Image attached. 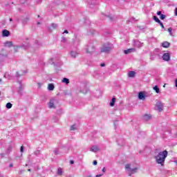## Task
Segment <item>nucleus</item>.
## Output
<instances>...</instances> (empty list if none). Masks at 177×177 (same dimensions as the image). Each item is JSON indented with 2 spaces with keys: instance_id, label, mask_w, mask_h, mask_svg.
I'll use <instances>...</instances> for the list:
<instances>
[{
  "instance_id": "nucleus-1",
  "label": "nucleus",
  "mask_w": 177,
  "mask_h": 177,
  "mask_svg": "<svg viewBox=\"0 0 177 177\" xmlns=\"http://www.w3.org/2000/svg\"><path fill=\"white\" fill-rule=\"evenodd\" d=\"M124 168L127 175H129V176H131L132 175H133V174H136V172H138V169H139V166L138 165V164L132 162L125 165Z\"/></svg>"
},
{
  "instance_id": "nucleus-2",
  "label": "nucleus",
  "mask_w": 177,
  "mask_h": 177,
  "mask_svg": "<svg viewBox=\"0 0 177 177\" xmlns=\"http://www.w3.org/2000/svg\"><path fill=\"white\" fill-rule=\"evenodd\" d=\"M168 157V151L165 150L163 151H160L155 156V160L157 164H160V165H164V162H165V158Z\"/></svg>"
},
{
  "instance_id": "nucleus-3",
  "label": "nucleus",
  "mask_w": 177,
  "mask_h": 177,
  "mask_svg": "<svg viewBox=\"0 0 177 177\" xmlns=\"http://www.w3.org/2000/svg\"><path fill=\"white\" fill-rule=\"evenodd\" d=\"M19 48H21V49H28V48H30V40L26 39L24 41V44H22L20 46H14L15 52H17V49H19Z\"/></svg>"
},
{
  "instance_id": "nucleus-4",
  "label": "nucleus",
  "mask_w": 177,
  "mask_h": 177,
  "mask_svg": "<svg viewBox=\"0 0 177 177\" xmlns=\"http://www.w3.org/2000/svg\"><path fill=\"white\" fill-rule=\"evenodd\" d=\"M86 53L88 55H92L95 52V46L92 43H89L85 48Z\"/></svg>"
},
{
  "instance_id": "nucleus-5",
  "label": "nucleus",
  "mask_w": 177,
  "mask_h": 177,
  "mask_svg": "<svg viewBox=\"0 0 177 177\" xmlns=\"http://www.w3.org/2000/svg\"><path fill=\"white\" fill-rule=\"evenodd\" d=\"M113 48L112 44H104L102 48H101V52H103L104 53H108V52H110Z\"/></svg>"
},
{
  "instance_id": "nucleus-6",
  "label": "nucleus",
  "mask_w": 177,
  "mask_h": 177,
  "mask_svg": "<svg viewBox=\"0 0 177 177\" xmlns=\"http://www.w3.org/2000/svg\"><path fill=\"white\" fill-rule=\"evenodd\" d=\"M79 51L77 48L75 49H72L70 52V56L71 57H73V59H75V57H77V56H78L79 55Z\"/></svg>"
},
{
  "instance_id": "nucleus-7",
  "label": "nucleus",
  "mask_w": 177,
  "mask_h": 177,
  "mask_svg": "<svg viewBox=\"0 0 177 177\" xmlns=\"http://www.w3.org/2000/svg\"><path fill=\"white\" fill-rule=\"evenodd\" d=\"M56 103H57V100L55 98H53L50 100V102H48V107L49 109H55V104H56Z\"/></svg>"
},
{
  "instance_id": "nucleus-8",
  "label": "nucleus",
  "mask_w": 177,
  "mask_h": 177,
  "mask_svg": "<svg viewBox=\"0 0 177 177\" xmlns=\"http://www.w3.org/2000/svg\"><path fill=\"white\" fill-rule=\"evenodd\" d=\"M171 59V56L169 55V53H165L162 55V60L165 62H169Z\"/></svg>"
},
{
  "instance_id": "nucleus-9",
  "label": "nucleus",
  "mask_w": 177,
  "mask_h": 177,
  "mask_svg": "<svg viewBox=\"0 0 177 177\" xmlns=\"http://www.w3.org/2000/svg\"><path fill=\"white\" fill-rule=\"evenodd\" d=\"M90 151H93V153H97V151H100V149H99V147L96 145H93L90 148Z\"/></svg>"
},
{
  "instance_id": "nucleus-10",
  "label": "nucleus",
  "mask_w": 177,
  "mask_h": 177,
  "mask_svg": "<svg viewBox=\"0 0 177 177\" xmlns=\"http://www.w3.org/2000/svg\"><path fill=\"white\" fill-rule=\"evenodd\" d=\"M138 99L139 100H146V95L144 92L141 91L138 93Z\"/></svg>"
},
{
  "instance_id": "nucleus-11",
  "label": "nucleus",
  "mask_w": 177,
  "mask_h": 177,
  "mask_svg": "<svg viewBox=\"0 0 177 177\" xmlns=\"http://www.w3.org/2000/svg\"><path fill=\"white\" fill-rule=\"evenodd\" d=\"M142 45H143V43L138 40L134 41V46H136V48H140L142 47Z\"/></svg>"
},
{
  "instance_id": "nucleus-12",
  "label": "nucleus",
  "mask_w": 177,
  "mask_h": 177,
  "mask_svg": "<svg viewBox=\"0 0 177 177\" xmlns=\"http://www.w3.org/2000/svg\"><path fill=\"white\" fill-rule=\"evenodd\" d=\"M9 35H10V32H9V30H3L2 31V36L3 37H9Z\"/></svg>"
},
{
  "instance_id": "nucleus-13",
  "label": "nucleus",
  "mask_w": 177,
  "mask_h": 177,
  "mask_svg": "<svg viewBox=\"0 0 177 177\" xmlns=\"http://www.w3.org/2000/svg\"><path fill=\"white\" fill-rule=\"evenodd\" d=\"M156 109H158V111H162V104L161 102H157Z\"/></svg>"
},
{
  "instance_id": "nucleus-14",
  "label": "nucleus",
  "mask_w": 177,
  "mask_h": 177,
  "mask_svg": "<svg viewBox=\"0 0 177 177\" xmlns=\"http://www.w3.org/2000/svg\"><path fill=\"white\" fill-rule=\"evenodd\" d=\"M4 46L6 48H12V46H13V43L12 41H6L4 44Z\"/></svg>"
},
{
  "instance_id": "nucleus-15",
  "label": "nucleus",
  "mask_w": 177,
  "mask_h": 177,
  "mask_svg": "<svg viewBox=\"0 0 177 177\" xmlns=\"http://www.w3.org/2000/svg\"><path fill=\"white\" fill-rule=\"evenodd\" d=\"M135 75H136V73L135 71H129L128 73V77H129V78H133Z\"/></svg>"
},
{
  "instance_id": "nucleus-16",
  "label": "nucleus",
  "mask_w": 177,
  "mask_h": 177,
  "mask_svg": "<svg viewBox=\"0 0 177 177\" xmlns=\"http://www.w3.org/2000/svg\"><path fill=\"white\" fill-rule=\"evenodd\" d=\"M169 45H170L169 42L164 41L162 43L161 46H162V48H169Z\"/></svg>"
},
{
  "instance_id": "nucleus-17",
  "label": "nucleus",
  "mask_w": 177,
  "mask_h": 177,
  "mask_svg": "<svg viewBox=\"0 0 177 177\" xmlns=\"http://www.w3.org/2000/svg\"><path fill=\"white\" fill-rule=\"evenodd\" d=\"M48 91H53L55 89V84L50 83L48 85Z\"/></svg>"
},
{
  "instance_id": "nucleus-18",
  "label": "nucleus",
  "mask_w": 177,
  "mask_h": 177,
  "mask_svg": "<svg viewBox=\"0 0 177 177\" xmlns=\"http://www.w3.org/2000/svg\"><path fill=\"white\" fill-rule=\"evenodd\" d=\"M114 104H115V98L113 97L109 103V106H111V107H114Z\"/></svg>"
},
{
  "instance_id": "nucleus-19",
  "label": "nucleus",
  "mask_w": 177,
  "mask_h": 177,
  "mask_svg": "<svg viewBox=\"0 0 177 177\" xmlns=\"http://www.w3.org/2000/svg\"><path fill=\"white\" fill-rule=\"evenodd\" d=\"M132 50H133V48H129L127 50H124V55H128V53H131V52H132Z\"/></svg>"
},
{
  "instance_id": "nucleus-20",
  "label": "nucleus",
  "mask_w": 177,
  "mask_h": 177,
  "mask_svg": "<svg viewBox=\"0 0 177 177\" xmlns=\"http://www.w3.org/2000/svg\"><path fill=\"white\" fill-rule=\"evenodd\" d=\"M62 82L64 84H66V85H68V84H70V80L68 78L65 77L62 80Z\"/></svg>"
},
{
  "instance_id": "nucleus-21",
  "label": "nucleus",
  "mask_w": 177,
  "mask_h": 177,
  "mask_svg": "<svg viewBox=\"0 0 177 177\" xmlns=\"http://www.w3.org/2000/svg\"><path fill=\"white\" fill-rule=\"evenodd\" d=\"M153 91H155V92L156 93H160V88H158V86H155L153 88Z\"/></svg>"
},
{
  "instance_id": "nucleus-22",
  "label": "nucleus",
  "mask_w": 177,
  "mask_h": 177,
  "mask_svg": "<svg viewBox=\"0 0 177 177\" xmlns=\"http://www.w3.org/2000/svg\"><path fill=\"white\" fill-rule=\"evenodd\" d=\"M151 118V116H150L149 115H145L144 116V120L145 121H149V120H150Z\"/></svg>"
},
{
  "instance_id": "nucleus-23",
  "label": "nucleus",
  "mask_w": 177,
  "mask_h": 177,
  "mask_svg": "<svg viewBox=\"0 0 177 177\" xmlns=\"http://www.w3.org/2000/svg\"><path fill=\"white\" fill-rule=\"evenodd\" d=\"M57 175L62 176L63 175V170L62 168H58L57 169Z\"/></svg>"
},
{
  "instance_id": "nucleus-24",
  "label": "nucleus",
  "mask_w": 177,
  "mask_h": 177,
  "mask_svg": "<svg viewBox=\"0 0 177 177\" xmlns=\"http://www.w3.org/2000/svg\"><path fill=\"white\" fill-rule=\"evenodd\" d=\"M13 104H12V103L10 102H8L6 105V109H10L11 107H12Z\"/></svg>"
},
{
  "instance_id": "nucleus-25",
  "label": "nucleus",
  "mask_w": 177,
  "mask_h": 177,
  "mask_svg": "<svg viewBox=\"0 0 177 177\" xmlns=\"http://www.w3.org/2000/svg\"><path fill=\"white\" fill-rule=\"evenodd\" d=\"M153 20H155V21L158 24H159L161 21H160V19H158V17H157V16H153Z\"/></svg>"
},
{
  "instance_id": "nucleus-26",
  "label": "nucleus",
  "mask_w": 177,
  "mask_h": 177,
  "mask_svg": "<svg viewBox=\"0 0 177 177\" xmlns=\"http://www.w3.org/2000/svg\"><path fill=\"white\" fill-rule=\"evenodd\" d=\"M75 129H77V126H75V124L71 127V131H75Z\"/></svg>"
},
{
  "instance_id": "nucleus-27",
  "label": "nucleus",
  "mask_w": 177,
  "mask_h": 177,
  "mask_svg": "<svg viewBox=\"0 0 177 177\" xmlns=\"http://www.w3.org/2000/svg\"><path fill=\"white\" fill-rule=\"evenodd\" d=\"M58 26L57 24H51V28H57Z\"/></svg>"
},
{
  "instance_id": "nucleus-28",
  "label": "nucleus",
  "mask_w": 177,
  "mask_h": 177,
  "mask_svg": "<svg viewBox=\"0 0 177 177\" xmlns=\"http://www.w3.org/2000/svg\"><path fill=\"white\" fill-rule=\"evenodd\" d=\"M23 86H19V90H18V92L19 93H21V92H23Z\"/></svg>"
},
{
  "instance_id": "nucleus-29",
  "label": "nucleus",
  "mask_w": 177,
  "mask_h": 177,
  "mask_svg": "<svg viewBox=\"0 0 177 177\" xmlns=\"http://www.w3.org/2000/svg\"><path fill=\"white\" fill-rule=\"evenodd\" d=\"M160 19H161V20H164V19H165V15H160Z\"/></svg>"
},
{
  "instance_id": "nucleus-30",
  "label": "nucleus",
  "mask_w": 177,
  "mask_h": 177,
  "mask_svg": "<svg viewBox=\"0 0 177 177\" xmlns=\"http://www.w3.org/2000/svg\"><path fill=\"white\" fill-rule=\"evenodd\" d=\"M168 32H169L170 35H172V28H168Z\"/></svg>"
},
{
  "instance_id": "nucleus-31",
  "label": "nucleus",
  "mask_w": 177,
  "mask_h": 177,
  "mask_svg": "<svg viewBox=\"0 0 177 177\" xmlns=\"http://www.w3.org/2000/svg\"><path fill=\"white\" fill-rule=\"evenodd\" d=\"M55 59H53V58H51L50 60H49V63H50V64H53V61H54Z\"/></svg>"
},
{
  "instance_id": "nucleus-32",
  "label": "nucleus",
  "mask_w": 177,
  "mask_h": 177,
  "mask_svg": "<svg viewBox=\"0 0 177 177\" xmlns=\"http://www.w3.org/2000/svg\"><path fill=\"white\" fill-rule=\"evenodd\" d=\"M158 24H160V27H162V28H163V29L165 28L164 24H162V22L160 21L158 23Z\"/></svg>"
},
{
  "instance_id": "nucleus-33",
  "label": "nucleus",
  "mask_w": 177,
  "mask_h": 177,
  "mask_svg": "<svg viewBox=\"0 0 177 177\" xmlns=\"http://www.w3.org/2000/svg\"><path fill=\"white\" fill-rule=\"evenodd\" d=\"M21 153H23L24 151V147L21 146L20 149Z\"/></svg>"
},
{
  "instance_id": "nucleus-34",
  "label": "nucleus",
  "mask_w": 177,
  "mask_h": 177,
  "mask_svg": "<svg viewBox=\"0 0 177 177\" xmlns=\"http://www.w3.org/2000/svg\"><path fill=\"white\" fill-rule=\"evenodd\" d=\"M37 86H38V88H41V86H42V83L38 82Z\"/></svg>"
},
{
  "instance_id": "nucleus-35",
  "label": "nucleus",
  "mask_w": 177,
  "mask_h": 177,
  "mask_svg": "<svg viewBox=\"0 0 177 177\" xmlns=\"http://www.w3.org/2000/svg\"><path fill=\"white\" fill-rule=\"evenodd\" d=\"M54 153L55 154H59V149H55Z\"/></svg>"
},
{
  "instance_id": "nucleus-36",
  "label": "nucleus",
  "mask_w": 177,
  "mask_h": 177,
  "mask_svg": "<svg viewBox=\"0 0 177 177\" xmlns=\"http://www.w3.org/2000/svg\"><path fill=\"white\" fill-rule=\"evenodd\" d=\"M93 165H97V161L94 160L93 161Z\"/></svg>"
},
{
  "instance_id": "nucleus-37",
  "label": "nucleus",
  "mask_w": 177,
  "mask_h": 177,
  "mask_svg": "<svg viewBox=\"0 0 177 177\" xmlns=\"http://www.w3.org/2000/svg\"><path fill=\"white\" fill-rule=\"evenodd\" d=\"M157 15H158V16H161V11H158V12H157Z\"/></svg>"
},
{
  "instance_id": "nucleus-38",
  "label": "nucleus",
  "mask_w": 177,
  "mask_h": 177,
  "mask_svg": "<svg viewBox=\"0 0 177 177\" xmlns=\"http://www.w3.org/2000/svg\"><path fill=\"white\" fill-rule=\"evenodd\" d=\"M62 42H66V38L65 37H62Z\"/></svg>"
},
{
  "instance_id": "nucleus-39",
  "label": "nucleus",
  "mask_w": 177,
  "mask_h": 177,
  "mask_svg": "<svg viewBox=\"0 0 177 177\" xmlns=\"http://www.w3.org/2000/svg\"><path fill=\"white\" fill-rule=\"evenodd\" d=\"M63 34H68V30H64Z\"/></svg>"
},
{
  "instance_id": "nucleus-40",
  "label": "nucleus",
  "mask_w": 177,
  "mask_h": 177,
  "mask_svg": "<svg viewBox=\"0 0 177 177\" xmlns=\"http://www.w3.org/2000/svg\"><path fill=\"white\" fill-rule=\"evenodd\" d=\"M175 86H176V88H177V79H176V80H175Z\"/></svg>"
},
{
  "instance_id": "nucleus-41",
  "label": "nucleus",
  "mask_w": 177,
  "mask_h": 177,
  "mask_svg": "<svg viewBox=\"0 0 177 177\" xmlns=\"http://www.w3.org/2000/svg\"><path fill=\"white\" fill-rule=\"evenodd\" d=\"M102 172H103V173L106 172V168H105V167H104V168L102 169Z\"/></svg>"
},
{
  "instance_id": "nucleus-42",
  "label": "nucleus",
  "mask_w": 177,
  "mask_h": 177,
  "mask_svg": "<svg viewBox=\"0 0 177 177\" xmlns=\"http://www.w3.org/2000/svg\"><path fill=\"white\" fill-rule=\"evenodd\" d=\"M175 15L177 16V8L175 9Z\"/></svg>"
},
{
  "instance_id": "nucleus-43",
  "label": "nucleus",
  "mask_w": 177,
  "mask_h": 177,
  "mask_svg": "<svg viewBox=\"0 0 177 177\" xmlns=\"http://www.w3.org/2000/svg\"><path fill=\"white\" fill-rule=\"evenodd\" d=\"M104 66H106V64H104V63L101 64V67H104Z\"/></svg>"
},
{
  "instance_id": "nucleus-44",
  "label": "nucleus",
  "mask_w": 177,
  "mask_h": 177,
  "mask_svg": "<svg viewBox=\"0 0 177 177\" xmlns=\"http://www.w3.org/2000/svg\"><path fill=\"white\" fill-rule=\"evenodd\" d=\"M17 77H20V75H21V74H19V72H17Z\"/></svg>"
},
{
  "instance_id": "nucleus-45",
  "label": "nucleus",
  "mask_w": 177,
  "mask_h": 177,
  "mask_svg": "<svg viewBox=\"0 0 177 177\" xmlns=\"http://www.w3.org/2000/svg\"><path fill=\"white\" fill-rule=\"evenodd\" d=\"M70 164H74V160H71Z\"/></svg>"
},
{
  "instance_id": "nucleus-46",
  "label": "nucleus",
  "mask_w": 177,
  "mask_h": 177,
  "mask_svg": "<svg viewBox=\"0 0 177 177\" xmlns=\"http://www.w3.org/2000/svg\"><path fill=\"white\" fill-rule=\"evenodd\" d=\"M12 167H13L12 164H10V167L12 168Z\"/></svg>"
},
{
  "instance_id": "nucleus-47",
  "label": "nucleus",
  "mask_w": 177,
  "mask_h": 177,
  "mask_svg": "<svg viewBox=\"0 0 177 177\" xmlns=\"http://www.w3.org/2000/svg\"><path fill=\"white\" fill-rule=\"evenodd\" d=\"M7 75H8V73H6V74L4 75V77L6 78Z\"/></svg>"
},
{
  "instance_id": "nucleus-48",
  "label": "nucleus",
  "mask_w": 177,
  "mask_h": 177,
  "mask_svg": "<svg viewBox=\"0 0 177 177\" xmlns=\"http://www.w3.org/2000/svg\"><path fill=\"white\" fill-rule=\"evenodd\" d=\"M2 82V79H0V83Z\"/></svg>"
},
{
  "instance_id": "nucleus-49",
  "label": "nucleus",
  "mask_w": 177,
  "mask_h": 177,
  "mask_svg": "<svg viewBox=\"0 0 177 177\" xmlns=\"http://www.w3.org/2000/svg\"><path fill=\"white\" fill-rule=\"evenodd\" d=\"M163 88H165V84L163 85Z\"/></svg>"
},
{
  "instance_id": "nucleus-50",
  "label": "nucleus",
  "mask_w": 177,
  "mask_h": 177,
  "mask_svg": "<svg viewBox=\"0 0 177 177\" xmlns=\"http://www.w3.org/2000/svg\"><path fill=\"white\" fill-rule=\"evenodd\" d=\"M10 21H12V19H10Z\"/></svg>"
},
{
  "instance_id": "nucleus-51",
  "label": "nucleus",
  "mask_w": 177,
  "mask_h": 177,
  "mask_svg": "<svg viewBox=\"0 0 177 177\" xmlns=\"http://www.w3.org/2000/svg\"><path fill=\"white\" fill-rule=\"evenodd\" d=\"M28 171H31V169H29Z\"/></svg>"
},
{
  "instance_id": "nucleus-52",
  "label": "nucleus",
  "mask_w": 177,
  "mask_h": 177,
  "mask_svg": "<svg viewBox=\"0 0 177 177\" xmlns=\"http://www.w3.org/2000/svg\"><path fill=\"white\" fill-rule=\"evenodd\" d=\"M37 24H39V22H38Z\"/></svg>"
},
{
  "instance_id": "nucleus-53",
  "label": "nucleus",
  "mask_w": 177,
  "mask_h": 177,
  "mask_svg": "<svg viewBox=\"0 0 177 177\" xmlns=\"http://www.w3.org/2000/svg\"><path fill=\"white\" fill-rule=\"evenodd\" d=\"M0 95H1V92H0Z\"/></svg>"
}]
</instances>
